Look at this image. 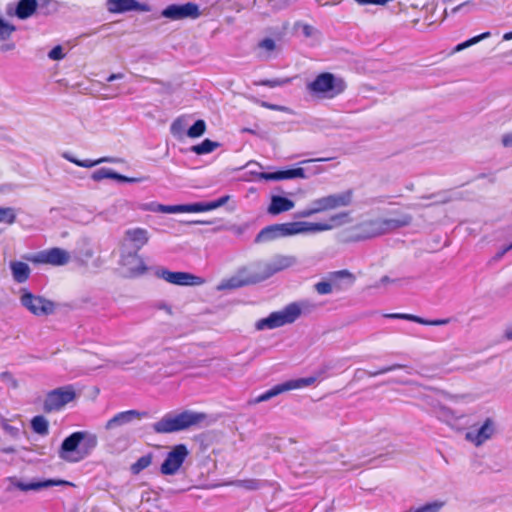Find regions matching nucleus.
I'll use <instances>...</instances> for the list:
<instances>
[{
    "label": "nucleus",
    "mask_w": 512,
    "mask_h": 512,
    "mask_svg": "<svg viewBox=\"0 0 512 512\" xmlns=\"http://www.w3.org/2000/svg\"><path fill=\"white\" fill-rule=\"evenodd\" d=\"M350 212L330 214L316 222L295 221L281 224H273L264 227L255 238L256 243H266L278 238L305 233H320L351 223Z\"/></svg>",
    "instance_id": "1"
},
{
    "label": "nucleus",
    "mask_w": 512,
    "mask_h": 512,
    "mask_svg": "<svg viewBox=\"0 0 512 512\" xmlns=\"http://www.w3.org/2000/svg\"><path fill=\"white\" fill-rule=\"evenodd\" d=\"M149 238V232L144 228L136 227L125 231L122 245L134 249L133 253L129 252L121 256L120 264L124 268L125 276L138 277L148 271V267L138 255V251L148 243Z\"/></svg>",
    "instance_id": "2"
},
{
    "label": "nucleus",
    "mask_w": 512,
    "mask_h": 512,
    "mask_svg": "<svg viewBox=\"0 0 512 512\" xmlns=\"http://www.w3.org/2000/svg\"><path fill=\"white\" fill-rule=\"evenodd\" d=\"M207 415L202 412L184 410L180 413H166L159 421L152 425V429L157 434H170L191 427L198 426L204 422Z\"/></svg>",
    "instance_id": "3"
},
{
    "label": "nucleus",
    "mask_w": 512,
    "mask_h": 512,
    "mask_svg": "<svg viewBox=\"0 0 512 512\" xmlns=\"http://www.w3.org/2000/svg\"><path fill=\"white\" fill-rule=\"evenodd\" d=\"M96 446V438L88 432H74L65 438L58 455L66 462L75 463L88 456Z\"/></svg>",
    "instance_id": "4"
},
{
    "label": "nucleus",
    "mask_w": 512,
    "mask_h": 512,
    "mask_svg": "<svg viewBox=\"0 0 512 512\" xmlns=\"http://www.w3.org/2000/svg\"><path fill=\"white\" fill-rule=\"evenodd\" d=\"M346 88V82L330 72L319 73L306 85L308 93L318 100L334 99L344 93Z\"/></svg>",
    "instance_id": "5"
},
{
    "label": "nucleus",
    "mask_w": 512,
    "mask_h": 512,
    "mask_svg": "<svg viewBox=\"0 0 512 512\" xmlns=\"http://www.w3.org/2000/svg\"><path fill=\"white\" fill-rule=\"evenodd\" d=\"M353 192L346 190L315 199L310 206L298 212L299 218H308L316 214L326 213L352 204Z\"/></svg>",
    "instance_id": "6"
},
{
    "label": "nucleus",
    "mask_w": 512,
    "mask_h": 512,
    "mask_svg": "<svg viewBox=\"0 0 512 512\" xmlns=\"http://www.w3.org/2000/svg\"><path fill=\"white\" fill-rule=\"evenodd\" d=\"M412 222V216L409 214L395 211L391 217L377 218L366 223L370 236L384 234L388 231L408 226Z\"/></svg>",
    "instance_id": "7"
},
{
    "label": "nucleus",
    "mask_w": 512,
    "mask_h": 512,
    "mask_svg": "<svg viewBox=\"0 0 512 512\" xmlns=\"http://www.w3.org/2000/svg\"><path fill=\"white\" fill-rule=\"evenodd\" d=\"M20 303L35 316H46L54 312L55 305L52 301L32 294L27 289L20 290Z\"/></svg>",
    "instance_id": "8"
},
{
    "label": "nucleus",
    "mask_w": 512,
    "mask_h": 512,
    "mask_svg": "<svg viewBox=\"0 0 512 512\" xmlns=\"http://www.w3.org/2000/svg\"><path fill=\"white\" fill-rule=\"evenodd\" d=\"M228 198V196H224L215 201L199 202L186 205L166 206L159 204L156 210L163 213H200L221 207L227 202Z\"/></svg>",
    "instance_id": "9"
},
{
    "label": "nucleus",
    "mask_w": 512,
    "mask_h": 512,
    "mask_svg": "<svg viewBox=\"0 0 512 512\" xmlns=\"http://www.w3.org/2000/svg\"><path fill=\"white\" fill-rule=\"evenodd\" d=\"M74 399L75 391L71 386L54 389L46 395L43 410L47 413L60 411Z\"/></svg>",
    "instance_id": "10"
},
{
    "label": "nucleus",
    "mask_w": 512,
    "mask_h": 512,
    "mask_svg": "<svg viewBox=\"0 0 512 512\" xmlns=\"http://www.w3.org/2000/svg\"><path fill=\"white\" fill-rule=\"evenodd\" d=\"M355 280V275L348 270H339L330 273L329 281H320L314 285V288L318 294L326 295L330 294L333 289H343L342 281H346L348 286H352Z\"/></svg>",
    "instance_id": "11"
},
{
    "label": "nucleus",
    "mask_w": 512,
    "mask_h": 512,
    "mask_svg": "<svg viewBox=\"0 0 512 512\" xmlns=\"http://www.w3.org/2000/svg\"><path fill=\"white\" fill-rule=\"evenodd\" d=\"M36 264H49L52 266H64L71 260L70 253L62 248L54 247L40 251L27 258Z\"/></svg>",
    "instance_id": "12"
},
{
    "label": "nucleus",
    "mask_w": 512,
    "mask_h": 512,
    "mask_svg": "<svg viewBox=\"0 0 512 512\" xmlns=\"http://www.w3.org/2000/svg\"><path fill=\"white\" fill-rule=\"evenodd\" d=\"M316 381L315 377H307V378H299L286 381L281 384H277L273 386L271 389L266 392L260 394L255 400L254 403H260L264 401H268L269 399L290 390L300 389L304 387H308L314 384Z\"/></svg>",
    "instance_id": "13"
},
{
    "label": "nucleus",
    "mask_w": 512,
    "mask_h": 512,
    "mask_svg": "<svg viewBox=\"0 0 512 512\" xmlns=\"http://www.w3.org/2000/svg\"><path fill=\"white\" fill-rule=\"evenodd\" d=\"M189 451L184 444L175 445L170 452H168L164 462L160 467V472L163 475H174L178 472Z\"/></svg>",
    "instance_id": "14"
},
{
    "label": "nucleus",
    "mask_w": 512,
    "mask_h": 512,
    "mask_svg": "<svg viewBox=\"0 0 512 512\" xmlns=\"http://www.w3.org/2000/svg\"><path fill=\"white\" fill-rule=\"evenodd\" d=\"M161 15L171 20L196 19L200 16V11L198 5L188 2L182 5H169L162 11Z\"/></svg>",
    "instance_id": "15"
},
{
    "label": "nucleus",
    "mask_w": 512,
    "mask_h": 512,
    "mask_svg": "<svg viewBox=\"0 0 512 512\" xmlns=\"http://www.w3.org/2000/svg\"><path fill=\"white\" fill-rule=\"evenodd\" d=\"M156 275L168 283L179 286H193L202 282L199 277L191 273L181 271L173 272L165 268L158 269Z\"/></svg>",
    "instance_id": "16"
},
{
    "label": "nucleus",
    "mask_w": 512,
    "mask_h": 512,
    "mask_svg": "<svg viewBox=\"0 0 512 512\" xmlns=\"http://www.w3.org/2000/svg\"><path fill=\"white\" fill-rule=\"evenodd\" d=\"M9 481L13 487H15L23 492H27V491H31V490L39 491L44 488L67 484V482L64 480H52V479L44 480V481L24 482L15 477L10 478Z\"/></svg>",
    "instance_id": "17"
},
{
    "label": "nucleus",
    "mask_w": 512,
    "mask_h": 512,
    "mask_svg": "<svg viewBox=\"0 0 512 512\" xmlns=\"http://www.w3.org/2000/svg\"><path fill=\"white\" fill-rule=\"evenodd\" d=\"M493 432L494 423L492 419L487 418L480 428L476 430H469L466 433L465 438L476 446H479L488 440L492 436Z\"/></svg>",
    "instance_id": "18"
},
{
    "label": "nucleus",
    "mask_w": 512,
    "mask_h": 512,
    "mask_svg": "<svg viewBox=\"0 0 512 512\" xmlns=\"http://www.w3.org/2000/svg\"><path fill=\"white\" fill-rule=\"evenodd\" d=\"M94 254V244L92 237H81L76 245L74 257L77 262L85 265Z\"/></svg>",
    "instance_id": "19"
},
{
    "label": "nucleus",
    "mask_w": 512,
    "mask_h": 512,
    "mask_svg": "<svg viewBox=\"0 0 512 512\" xmlns=\"http://www.w3.org/2000/svg\"><path fill=\"white\" fill-rule=\"evenodd\" d=\"M107 8L111 13H123L127 11H145V5L136 0H108Z\"/></svg>",
    "instance_id": "20"
},
{
    "label": "nucleus",
    "mask_w": 512,
    "mask_h": 512,
    "mask_svg": "<svg viewBox=\"0 0 512 512\" xmlns=\"http://www.w3.org/2000/svg\"><path fill=\"white\" fill-rule=\"evenodd\" d=\"M260 177L264 180H284L294 178H305V170L303 168H291L286 170H279L276 172H263Z\"/></svg>",
    "instance_id": "21"
},
{
    "label": "nucleus",
    "mask_w": 512,
    "mask_h": 512,
    "mask_svg": "<svg viewBox=\"0 0 512 512\" xmlns=\"http://www.w3.org/2000/svg\"><path fill=\"white\" fill-rule=\"evenodd\" d=\"M50 0H20L16 7V16L20 19L30 17L40 5L49 4Z\"/></svg>",
    "instance_id": "22"
},
{
    "label": "nucleus",
    "mask_w": 512,
    "mask_h": 512,
    "mask_svg": "<svg viewBox=\"0 0 512 512\" xmlns=\"http://www.w3.org/2000/svg\"><path fill=\"white\" fill-rule=\"evenodd\" d=\"M294 205V202L286 197L273 196L268 207V212L272 215H278L291 210Z\"/></svg>",
    "instance_id": "23"
},
{
    "label": "nucleus",
    "mask_w": 512,
    "mask_h": 512,
    "mask_svg": "<svg viewBox=\"0 0 512 512\" xmlns=\"http://www.w3.org/2000/svg\"><path fill=\"white\" fill-rule=\"evenodd\" d=\"M10 269L13 279L18 283H24L27 281L31 273V269L28 264L21 261L11 262Z\"/></svg>",
    "instance_id": "24"
},
{
    "label": "nucleus",
    "mask_w": 512,
    "mask_h": 512,
    "mask_svg": "<svg viewBox=\"0 0 512 512\" xmlns=\"http://www.w3.org/2000/svg\"><path fill=\"white\" fill-rule=\"evenodd\" d=\"M286 325L281 311L273 312L268 317L263 318L257 322V329L262 330L265 328L274 329Z\"/></svg>",
    "instance_id": "25"
},
{
    "label": "nucleus",
    "mask_w": 512,
    "mask_h": 512,
    "mask_svg": "<svg viewBox=\"0 0 512 512\" xmlns=\"http://www.w3.org/2000/svg\"><path fill=\"white\" fill-rule=\"evenodd\" d=\"M140 417H141V413L137 412L136 410H128V411L119 412L107 422L106 428L110 429L114 426L128 423L131 420H133L134 418H140Z\"/></svg>",
    "instance_id": "26"
},
{
    "label": "nucleus",
    "mask_w": 512,
    "mask_h": 512,
    "mask_svg": "<svg viewBox=\"0 0 512 512\" xmlns=\"http://www.w3.org/2000/svg\"><path fill=\"white\" fill-rule=\"evenodd\" d=\"M104 178H112V179H116L120 182H127V183H137V182H141L144 180V178H142V177L130 178V177H126V176L120 175L118 173H115V172L111 171L110 169L99 168L98 169V180L104 179Z\"/></svg>",
    "instance_id": "27"
},
{
    "label": "nucleus",
    "mask_w": 512,
    "mask_h": 512,
    "mask_svg": "<svg viewBox=\"0 0 512 512\" xmlns=\"http://www.w3.org/2000/svg\"><path fill=\"white\" fill-rule=\"evenodd\" d=\"M220 146L219 142L205 139L201 143L193 145L190 150L197 155L209 154Z\"/></svg>",
    "instance_id": "28"
},
{
    "label": "nucleus",
    "mask_w": 512,
    "mask_h": 512,
    "mask_svg": "<svg viewBox=\"0 0 512 512\" xmlns=\"http://www.w3.org/2000/svg\"><path fill=\"white\" fill-rule=\"evenodd\" d=\"M31 428L38 435L46 436L49 434V422L42 415H37L32 418Z\"/></svg>",
    "instance_id": "29"
},
{
    "label": "nucleus",
    "mask_w": 512,
    "mask_h": 512,
    "mask_svg": "<svg viewBox=\"0 0 512 512\" xmlns=\"http://www.w3.org/2000/svg\"><path fill=\"white\" fill-rule=\"evenodd\" d=\"M286 324L293 323L301 315V307L298 303H290L282 311Z\"/></svg>",
    "instance_id": "30"
},
{
    "label": "nucleus",
    "mask_w": 512,
    "mask_h": 512,
    "mask_svg": "<svg viewBox=\"0 0 512 512\" xmlns=\"http://www.w3.org/2000/svg\"><path fill=\"white\" fill-rule=\"evenodd\" d=\"M153 454L148 453L144 456H141L135 463H133L130 467V471L134 475H138L144 469L149 467L152 463Z\"/></svg>",
    "instance_id": "31"
},
{
    "label": "nucleus",
    "mask_w": 512,
    "mask_h": 512,
    "mask_svg": "<svg viewBox=\"0 0 512 512\" xmlns=\"http://www.w3.org/2000/svg\"><path fill=\"white\" fill-rule=\"evenodd\" d=\"M206 131V123L204 120L199 119L188 129L187 135L190 138H198Z\"/></svg>",
    "instance_id": "32"
},
{
    "label": "nucleus",
    "mask_w": 512,
    "mask_h": 512,
    "mask_svg": "<svg viewBox=\"0 0 512 512\" xmlns=\"http://www.w3.org/2000/svg\"><path fill=\"white\" fill-rule=\"evenodd\" d=\"M61 155L66 160H68L80 167L92 168L96 165V160H92V159L79 160L76 157H74L70 152H63Z\"/></svg>",
    "instance_id": "33"
},
{
    "label": "nucleus",
    "mask_w": 512,
    "mask_h": 512,
    "mask_svg": "<svg viewBox=\"0 0 512 512\" xmlns=\"http://www.w3.org/2000/svg\"><path fill=\"white\" fill-rule=\"evenodd\" d=\"M16 220V213L12 207H0V223L13 224Z\"/></svg>",
    "instance_id": "34"
},
{
    "label": "nucleus",
    "mask_w": 512,
    "mask_h": 512,
    "mask_svg": "<svg viewBox=\"0 0 512 512\" xmlns=\"http://www.w3.org/2000/svg\"><path fill=\"white\" fill-rule=\"evenodd\" d=\"M489 36H490L489 32H484V33H482L480 35L472 37V38H470V39H468V40L458 44L455 47L454 51H456V52L462 51V50H464V49H466V48H468V47L478 43L479 41H481V40H483V39H485V38H487Z\"/></svg>",
    "instance_id": "35"
},
{
    "label": "nucleus",
    "mask_w": 512,
    "mask_h": 512,
    "mask_svg": "<svg viewBox=\"0 0 512 512\" xmlns=\"http://www.w3.org/2000/svg\"><path fill=\"white\" fill-rule=\"evenodd\" d=\"M15 26L0 17V41L7 40L15 31Z\"/></svg>",
    "instance_id": "36"
},
{
    "label": "nucleus",
    "mask_w": 512,
    "mask_h": 512,
    "mask_svg": "<svg viewBox=\"0 0 512 512\" xmlns=\"http://www.w3.org/2000/svg\"><path fill=\"white\" fill-rule=\"evenodd\" d=\"M234 485L238 488H243L245 490H257L260 488V482L257 479H243L237 480Z\"/></svg>",
    "instance_id": "37"
},
{
    "label": "nucleus",
    "mask_w": 512,
    "mask_h": 512,
    "mask_svg": "<svg viewBox=\"0 0 512 512\" xmlns=\"http://www.w3.org/2000/svg\"><path fill=\"white\" fill-rule=\"evenodd\" d=\"M120 88L114 87V88H108L106 85H102L98 89V98L101 97L103 99H109L114 98L120 94Z\"/></svg>",
    "instance_id": "38"
},
{
    "label": "nucleus",
    "mask_w": 512,
    "mask_h": 512,
    "mask_svg": "<svg viewBox=\"0 0 512 512\" xmlns=\"http://www.w3.org/2000/svg\"><path fill=\"white\" fill-rule=\"evenodd\" d=\"M418 323L425 326H442L450 323L449 318L444 319H435V320H427L419 317Z\"/></svg>",
    "instance_id": "39"
},
{
    "label": "nucleus",
    "mask_w": 512,
    "mask_h": 512,
    "mask_svg": "<svg viewBox=\"0 0 512 512\" xmlns=\"http://www.w3.org/2000/svg\"><path fill=\"white\" fill-rule=\"evenodd\" d=\"M386 317L391 319H403V320H409L418 323L419 316L412 315V314H406V313H391L387 314Z\"/></svg>",
    "instance_id": "40"
},
{
    "label": "nucleus",
    "mask_w": 512,
    "mask_h": 512,
    "mask_svg": "<svg viewBox=\"0 0 512 512\" xmlns=\"http://www.w3.org/2000/svg\"><path fill=\"white\" fill-rule=\"evenodd\" d=\"M403 368L402 365L400 364H394V365H391V366H386V367H382L374 372H370L369 375L372 376V377H375V376H378V375H382V374H386L388 372H391V371H394V370H397V369H401Z\"/></svg>",
    "instance_id": "41"
},
{
    "label": "nucleus",
    "mask_w": 512,
    "mask_h": 512,
    "mask_svg": "<svg viewBox=\"0 0 512 512\" xmlns=\"http://www.w3.org/2000/svg\"><path fill=\"white\" fill-rule=\"evenodd\" d=\"M65 56L62 46H55L48 54V57L52 60H61Z\"/></svg>",
    "instance_id": "42"
},
{
    "label": "nucleus",
    "mask_w": 512,
    "mask_h": 512,
    "mask_svg": "<svg viewBox=\"0 0 512 512\" xmlns=\"http://www.w3.org/2000/svg\"><path fill=\"white\" fill-rule=\"evenodd\" d=\"M440 507H441V504L428 503V504H425L417 509L419 512H438Z\"/></svg>",
    "instance_id": "43"
},
{
    "label": "nucleus",
    "mask_w": 512,
    "mask_h": 512,
    "mask_svg": "<svg viewBox=\"0 0 512 512\" xmlns=\"http://www.w3.org/2000/svg\"><path fill=\"white\" fill-rule=\"evenodd\" d=\"M259 46L267 51H272L275 49V42L271 38H265L259 43Z\"/></svg>",
    "instance_id": "44"
},
{
    "label": "nucleus",
    "mask_w": 512,
    "mask_h": 512,
    "mask_svg": "<svg viewBox=\"0 0 512 512\" xmlns=\"http://www.w3.org/2000/svg\"><path fill=\"white\" fill-rule=\"evenodd\" d=\"M286 82H288V80H263L260 82V85L273 88L276 86H280Z\"/></svg>",
    "instance_id": "45"
},
{
    "label": "nucleus",
    "mask_w": 512,
    "mask_h": 512,
    "mask_svg": "<svg viewBox=\"0 0 512 512\" xmlns=\"http://www.w3.org/2000/svg\"><path fill=\"white\" fill-rule=\"evenodd\" d=\"M360 5H385L389 0H355Z\"/></svg>",
    "instance_id": "46"
},
{
    "label": "nucleus",
    "mask_w": 512,
    "mask_h": 512,
    "mask_svg": "<svg viewBox=\"0 0 512 512\" xmlns=\"http://www.w3.org/2000/svg\"><path fill=\"white\" fill-rule=\"evenodd\" d=\"M16 188H17V185L12 184V183L3 184L0 186V192H2V193L12 192Z\"/></svg>",
    "instance_id": "47"
},
{
    "label": "nucleus",
    "mask_w": 512,
    "mask_h": 512,
    "mask_svg": "<svg viewBox=\"0 0 512 512\" xmlns=\"http://www.w3.org/2000/svg\"><path fill=\"white\" fill-rule=\"evenodd\" d=\"M502 144L504 147H512V132L503 135Z\"/></svg>",
    "instance_id": "48"
},
{
    "label": "nucleus",
    "mask_w": 512,
    "mask_h": 512,
    "mask_svg": "<svg viewBox=\"0 0 512 512\" xmlns=\"http://www.w3.org/2000/svg\"><path fill=\"white\" fill-rule=\"evenodd\" d=\"M4 428H5V430H6L7 432H9V433H10L11 435H13V436L17 435V433H18V429H17V428H15V427H13V426L6 425Z\"/></svg>",
    "instance_id": "49"
},
{
    "label": "nucleus",
    "mask_w": 512,
    "mask_h": 512,
    "mask_svg": "<svg viewBox=\"0 0 512 512\" xmlns=\"http://www.w3.org/2000/svg\"><path fill=\"white\" fill-rule=\"evenodd\" d=\"M123 74L122 73H116V74H111L110 76L107 77V81H113V80H116V79H122L123 78Z\"/></svg>",
    "instance_id": "50"
},
{
    "label": "nucleus",
    "mask_w": 512,
    "mask_h": 512,
    "mask_svg": "<svg viewBox=\"0 0 512 512\" xmlns=\"http://www.w3.org/2000/svg\"><path fill=\"white\" fill-rule=\"evenodd\" d=\"M470 3H471V1H465V2H463L462 4H460V5L456 6V7H454V8L452 9V13L454 14V13L458 12V11H459L463 6L468 5V4H470Z\"/></svg>",
    "instance_id": "51"
},
{
    "label": "nucleus",
    "mask_w": 512,
    "mask_h": 512,
    "mask_svg": "<svg viewBox=\"0 0 512 512\" xmlns=\"http://www.w3.org/2000/svg\"><path fill=\"white\" fill-rule=\"evenodd\" d=\"M14 47H15V45L13 43L5 44V45L1 46V50L2 51H9V50H13Z\"/></svg>",
    "instance_id": "52"
},
{
    "label": "nucleus",
    "mask_w": 512,
    "mask_h": 512,
    "mask_svg": "<svg viewBox=\"0 0 512 512\" xmlns=\"http://www.w3.org/2000/svg\"><path fill=\"white\" fill-rule=\"evenodd\" d=\"M1 451L6 454H12L15 452V449L13 447H6V448H3Z\"/></svg>",
    "instance_id": "53"
},
{
    "label": "nucleus",
    "mask_w": 512,
    "mask_h": 512,
    "mask_svg": "<svg viewBox=\"0 0 512 512\" xmlns=\"http://www.w3.org/2000/svg\"><path fill=\"white\" fill-rule=\"evenodd\" d=\"M283 267H285V265H281V266H279V267H277V268H275V269H271V270H270V271L265 275V278H266V277H269V276H270V275H272L274 272H276V271H278V270L282 269Z\"/></svg>",
    "instance_id": "54"
},
{
    "label": "nucleus",
    "mask_w": 512,
    "mask_h": 512,
    "mask_svg": "<svg viewBox=\"0 0 512 512\" xmlns=\"http://www.w3.org/2000/svg\"><path fill=\"white\" fill-rule=\"evenodd\" d=\"M159 308H160V309H163V310H164V311H166L168 314H172V309H171V307H169V306H167V305H165V304L160 305V306H159Z\"/></svg>",
    "instance_id": "55"
},
{
    "label": "nucleus",
    "mask_w": 512,
    "mask_h": 512,
    "mask_svg": "<svg viewBox=\"0 0 512 512\" xmlns=\"http://www.w3.org/2000/svg\"><path fill=\"white\" fill-rule=\"evenodd\" d=\"M505 338L507 340H512V328L510 329H507L506 332H505Z\"/></svg>",
    "instance_id": "56"
},
{
    "label": "nucleus",
    "mask_w": 512,
    "mask_h": 512,
    "mask_svg": "<svg viewBox=\"0 0 512 512\" xmlns=\"http://www.w3.org/2000/svg\"><path fill=\"white\" fill-rule=\"evenodd\" d=\"M503 38H504L505 40H510V39H512V31H511V32H508V33H506V34H504Z\"/></svg>",
    "instance_id": "57"
},
{
    "label": "nucleus",
    "mask_w": 512,
    "mask_h": 512,
    "mask_svg": "<svg viewBox=\"0 0 512 512\" xmlns=\"http://www.w3.org/2000/svg\"><path fill=\"white\" fill-rule=\"evenodd\" d=\"M262 106H263V107L270 108V109H275V108H276V106H275V105H271V104H268V103H266V102H263V103H262Z\"/></svg>",
    "instance_id": "58"
},
{
    "label": "nucleus",
    "mask_w": 512,
    "mask_h": 512,
    "mask_svg": "<svg viewBox=\"0 0 512 512\" xmlns=\"http://www.w3.org/2000/svg\"><path fill=\"white\" fill-rule=\"evenodd\" d=\"M512 249V242L502 251L501 255Z\"/></svg>",
    "instance_id": "59"
},
{
    "label": "nucleus",
    "mask_w": 512,
    "mask_h": 512,
    "mask_svg": "<svg viewBox=\"0 0 512 512\" xmlns=\"http://www.w3.org/2000/svg\"><path fill=\"white\" fill-rule=\"evenodd\" d=\"M105 161H106L105 158H98L97 163L100 164V163L105 162Z\"/></svg>",
    "instance_id": "60"
},
{
    "label": "nucleus",
    "mask_w": 512,
    "mask_h": 512,
    "mask_svg": "<svg viewBox=\"0 0 512 512\" xmlns=\"http://www.w3.org/2000/svg\"><path fill=\"white\" fill-rule=\"evenodd\" d=\"M330 158H319V159H316L317 161H327L329 160Z\"/></svg>",
    "instance_id": "61"
},
{
    "label": "nucleus",
    "mask_w": 512,
    "mask_h": 512,
    "mask_svg": "<svg viewBox=\"0 0 512 512\" xmlns=\"http://www.w3.org/2000/svg\"><path fill=\"white\" fill-rule=\"evenodd\" d=\"M92 178H93V179H96V173H93V174H92Z\"/></svg>",
    "instance_id": "62"
}]
</instances>
